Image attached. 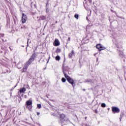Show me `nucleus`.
Returning <instances> with one entry per match:
<instances>
[{"instance_id": "nucleus-1", "label": "nucleus", "mask_w": 126, "mask_h": 126, "mask_svg": "<svg viewBox=\"0 0 126 126\" xmlns=\"http://www.w3.org/2000/svg\"><path fill=\"white\" fill-rule=\"evenodd\" d=\"M63 74L64 75V77H65V78H66V79H67V81L69 82V83L71 84V85L73 86V87H74V86H75V83H74V81L73 80V79H72V78H71L69 76H68V75H67V74L64 73V72H63Z\"/></svg>"}, {"instance_id": "nucleus-2", "label": "nucleus", "mask_w": 126, "mask_h": 126, "mask_svg": "<svg viewBox=\"0 0 126 126\" xmlns=\"http://www.w3.org/2000/svg\"><path fill=\"white\" fill-rule=\"evenodd\" d=\"M112 112H113V114H116V113H120V108L117 107H112Z\"/></svg>"}, {"instance_id": "nucleus-3", "label": "nucleus", "mask_w": 126, "mask_h": 126, "mask_svg": "<svg viewBox=\"0 0 126 126\" xmlns=\"http://www.w3.org/2000/svg\"><path fill=\"white\" fill-rule=\"evenodd\" d=\"M26 20H27V16L26 15L24 14V13H23L22 23H25L26 22Z\"/></svg>"}, {"instance_id": "nucleus-4", "label": "nucleus", "mask_w": 126, "mask_h": 126, "mask_svg": "<svg viewBox=\"0 0 126 126\" xmlns=\"http://www.w3.org/2000/svg\"><path fill=\"white\" fill-rule=\"evenodd\" d=\"M96 47L98 49L99 51H102L105 49V47L103 46L101 44H97L96 45Z\"/></svg>"}, {"instance_id": "nucleus-5", "label": "nucleus", "mask_w": 126, "mask_h": 126, "mask_svg": "<svg viewBox=\"0 0 126 126\" xmlns=\"http://www.w3.org/2000/svg\"><path fill=\"white\" fill-rule=\"evenodd\" d=\"M60 41H59V39H55L54 41V42L53 43L54 45L55 46V47H58V46H60Z\"/></svg>"}, {"instance_id": "nucleus-6", "label": "nucleus", "mask_w": 126, "mask_h": 126, "mask_svg": "<svg viewBox=\"0 0 126 126\" xmlns=\"http://www.w3.org/2000/svg\"><path fill=\"white\" fill-rule=\"evenodd\" d=\"M29 66V64L28 63H26L23 67V72H24L27 70V68Z\"/></svg>"}, {"instance_id": "nucleus-7", "label": "nucleus", "mask_w": 126, "mask_h": 126, "mask_svg": "<svg viewBox=\"0 0 126 126\" xmlns=\"http://www.w3.org/2000/svg\"><path fill=\"white\" fill-rule=\"evenodd\" d=\"M73 56H74V51L72 50V52L69 54V59H72V57H73Z\"/></svg>"}, {"instance_id": "nucleus-8", "label": "nucleus", "mask_w": 126, "mask_h": 126, "mask_svg": "<svg viewBox=\"0 0 126 126\" xmlns=\"http://www.w3.org/2000/svg\"><path fill=\"white\" fill-rule=\"evenodd\" d=\"M25 91H26V88L25 87H23V88L20 89L19 92L20 93H24V92H25Z\"/></svg>"}, {"instance_id": "nucleus-9", "label": "nucleus", "mask_w": 126, "mask_h": 126, "mask_svg": "<svg viewBox=\"0 0 126 126\" xmlns=\"http://www.w3.org/2000/svg\"><path fill=\"white\" fill-rule=\"evenodd\" d=\"M34 62V59L31 58L28 61V62L27 63H28L29 64H31L32 63V62Z\"/></svg>"}, {"instance_id": "nucleus-10", "label": "nucleus", "mask_w": 126, "mask_h": 126, "mask_svg": "<svg viewBox=\"0 0 126 126\" xmlns=\"http://www.w3.org/2000/svg\"><path fill=\"white\" fill-rule=\"evenodd\" d=\"M27 106H30V105H32V100H28L26 102Z\"/></svg>"}, {"instance_id": "nucleus-11", "label": "nucleus", "mask_w": 126, "mask_h": 126, "mask_svg": "<svg viewBox=\"0 0 126 126\" xmlns=\"http://www.w3.org/2000/svg\"><path fill=\"white\" fill-rule=\"evenodd\" d=\"M65 117V115H64V114H61L60 115V118L62 119V120H63V119H64Z\"/></svg>"}, {"instance_id": "nucleus-12", "label": "nucleus", "mask_w": 126, "mask_h": 126, "mask_svg": "<svg viewBox=\"0 0 126 126\" xmlns=\"http://www.w3.org/2000/svg\"><path fill=\"white\" fill-rule=\"evenodd\" d=\"M35 58H36V53H33L32 56L31 58L35 60Z\"/></svg>"}, {"instance_id": "nucleus-13", "label": "nucleus", "mask_w": 126, "mask_h": 126, "mask_svg": "<svg viewBox=\"0 0 126 126\" xmlns=\"http://www.w3.org/2000/svg\"><path fill=\"white\" fill-rule=\"evenodd\" d=\"M56 61H60L61 60V57L59 56H57L55 58Z\"/></svg>"}, {"instance_id": "nucleus-14", "label": "nucleus", "mask_w": 126, "mask_h": 126, "mask_svg": "<svg viewBox=\"0 0 126 126\" xmlns=\"http://www.w3.org/2000/svg\"><path fill=\"white\" fill-rule=\"evenodd\" d=\"M61 52V49L58 48L56 50V53L57 54H59V53H60Z\"/></svg>"}, {"instance_id": "nucleus-15", "label": "nucleus", "mask_w": 126, "mask_h": 126, "mask_svg": "<svg viewBox=\"0 0 126 126\" xmlns=\"http://www.w3.org/2000/svg\"><path fill=\"white\" fill-rule=\"evenodd\" d=\"M101 107H102V108H105V107H106V104L103 103L101 104Z\"/></svg>"}, {"instance_id": "nucleus-16", "label": "nucleus", "mask_w": 126, "mask_h": 126, "mask_svg": "<svg viewBox=\"0 0 126 126\" xmlns=\"http://www.w3.org/2000/svg\"><path fill=\"white\" fill-rule=\"evenodd\" d=\"M74 17H75V18H76V19H78V14H75V15H74Z\"/></svg>"}, {"instance_id": "nucleus-17", "label": "nucleus", "mask_w": 126, "mask_h": 126, "mask_svg": "<svg viewBox=\"0 0 126 126\" xmlns=\"http://www.w3.org/2000/svg\"><path fill=\"white\" fill-rule=\"evenodd\" d=\"M62 82H65L66 80H65V79L64 78H63L62 79Z\"/></svg>"}, {"instance_id": "nucleus-18", "label": "nucleus", "mask_w": 126, "mask_h": 126, "mask_svg": "<svg viewBox=\"0 0 126 126\" xmlns=\"http://www.w3.org/2000/svg\"><path fill=\"white\" fill-rule=\"evenodd\" d=\"M42 107V105H41V104H37V108H38V109H41Z\"/></svg>"}, {"instance_id": "nucleus-19", "label": "nucleus", "mask_w": 126, "mask_h": 126, "mask_svg": "<svg viewBox=\"0 0 126 126\" xmlns=\"http://www.w3.org/2000/svg\"><path fill=\"white\" fill-rule=\"evenodd\" d=\"M19 65H20V64H18L17 65V67H18V68H21V67H19Z\"/></svg>"}, {"instance_id": "nucleus-20", "label": "nucleus", "mask_w": 126, "mask_h": 126, "mask_svg": "<svg viewBox=\"0 0 126 126\" xmlns=\"http://www.w3.org/2000/svg\"><path fill=\"white\" fill-rule=\"evenodd\" d=\"M4 34H0V37H4Z\"/></svg>"}, {"instance_id": "nucleus-21", "label": "nucleus", "mask_w": 126, "mask_h": 126, "mask_svg": "<svg viewBox=\"0 0 126 126\" xmlns=\"http://www.w3.org/2000/svg\"><path fill=\"white\" fill-rule=\"evenodd\" d=\"M70 41V37H68L67 42H69Z\"/></svg>"}, {"instance_id": "nucleus-22", "label": "nucleus", "mask_w": 126, "mask_h": 126, "mask_svg": "<svg viewBox=\"0 0 126 126\" xmlns=\"http://www.w3.org/2000/svg\"><path fill=\"white\" fill-rule=\"evenodd\" d=\"M49 12V9L48 8L46 9V12Z\"/></svg>"}, {"instance_id": "nucleus-23", "label": "nucleus", "mask_w": 126, "mask_h": 126, "mask_svg": "<svg viewBox=\"0 0 126 126\" xmlns=\"http://www.w3.org/2000/svg\"><path fill=\"white\" fill-rule=\"evenodd\" d=\"M37 116H39V115H40V113L37 112Z\"/></svg>"}, {"instance_id": "nucleus-24", "label": "nucleus", "mask_w": 126, "mask_h": 126, "mask_svg": "<svg viewBox=\"0 0 126 126\" xmlns=\"http://www.w3.org/2000/svg\"><path fill=\"white\" fill-rule=\"evenodd\" d=\"M24 97H25V98H26V97H27V95H25Z\"/></svg>"}, {"instance_id": "nucleus-25", "label": "nucleus", "mask_w": 126, "mask_h": 126, "mask_svg": "<svg viewBox=\"0 0 126 126\" xmlns=\"http://www.w3.org/2000/svg\"><path fill=\"white\" fill-rule=\"evenodd\" d=\"M88 82H91V81H88Z\"/></svg>"}]
</instances>
